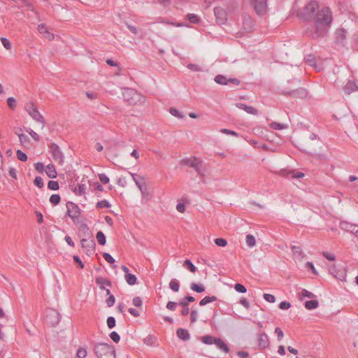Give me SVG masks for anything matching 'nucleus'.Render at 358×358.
<instances>
[{"instance_id": "1", "label": "nucleus", "mask_w": 358, "mask_h": 358, "mask_svg": "<svg viewBox=\"0 0 358 358\" xmlns=\"http://www.w3.org/2000/svg\"><path fill=\"white\" fill-rule=\"evenodd\" d=\"M313 24L307 29V34L313 38L324 37L328 32L331 22L332 15L328 7H323L317 10L312 20Z\"/></svg>"}, {"instance_id": "2", "label": "nucleus", "mask_w": 358, "mask_h": 358, "mask_svg": "<svg viewBox=\"0 0 358 358\" xmlns=\"http://www.w3.org/2000/svg\"><path fill=\"white\" fill-rule=\"evenodd\" d=\"M93 351L97 358H116L115 348L107 343H95Z\"/></svg>"}, {"instance_id": "3", "label": "nucleus", "mask_w": 358, "mask_h": 358, "mask_svg": "<svg viewBox=\"0 0 358 358\" xmlns=\"http://www.w3.org/2000/svg\"><path fill=\"white\" fill-rule=\"evenodd\" d=\"M124 100L129 105H141L145 101V98L141 93L131 88H125L122 92Z\"/></svg>"}, {"instance_id": "4", "label": "nucleus", "mask_w": 358, "mask_h": 358, "mask_svg": "<svg viewBox=\"0 0 358 358\" xmlns=\"http://www.w3.org/2000/svg\"><path fill=\"white\" fill-rule=\"evenodd\" d=\"M80 229L85 233L86 236L88 237V238H83L81 240V245L82 248L85 249V253L87 255H90L94 252L96 245L93 236L85 224H82Z\"/></svg>"}, {"instance_id": "5", "label": "nucleus", "mask_w": 358, "mask_h": 358, "mask_svg": "<svg viewBox=\"0 0 358 358\" xmlns=\"http://www.w3.org/2000/svg\"><path fill=\"white\" fill-rule=\"evenodd\" d=\"M320 10L317 2L310 1L301 10V17L305 21H312L316 15L317 11Z\"/></svg>"}, {"instance_id": "6", "label": "nucleus", "mask_w": 358, "mask_h": 358, "mask_svg": "<svg viewBox=\"0 0 358 358\" xmlns=\"http://www.w3.org/2000/svg\"><path fill=\"white\" fill-rule=\"evenodd\" d=\"M181 164L194 169L199 176L201 177L204 176V173L202 170L203 162L199 158L196 157L185 158L181 161Z\"/></svg>"}, {"instance_id": "7", "label": "nucleus", "mask_w": 358, "mask_h": 358, "mask_svg": "<svg viewBox=\"0 0 358 358\" xmlns=\"http://www.w3.org/2000/svg\"><path fill=\"white\" fill-rule=\"evenodd\" d=\"M25 110L34 120L42 123V128L44 127V118L33 103H27L25 106Z\"/></svg>"}, {"instance_id": "8", "label": "nucleus", "mask_w": 358, "mask_h": 358, "mask_svg": "<svg viewBox=\"0 0 358 358\" xmlns=\"http://www.w3.org/2000/svg\"><path fill=\"white\" fill-rule=\"evenodd\" d=\"M250 2L257 15H262L266 13L267 10L266 0H250Z\"/></svg>"}, {"instance_id": "9", "label": "nucleus", "mask_w": 358, "mask_h": 358, "mask_svg": "<svg viewBox=\"0 0 358 358\" xmlns=\"http://www.w3.org/2000/svg\"><path fill=\"white\" fill-rule=\"evenodd\" d=\"M67 215L70 217L73 222L77 220L80 215V210L79 207L72 202H67L66 203Z\"/></svg>"}, {"instance_id": "10", "label": "nucleus", "mask_w": 358, "mask_h": 358, "mask_svg": "<svg viewBox=\"0 0 358 358\" xmlns=\"http://www.w3.org/2000/svg\"><path fill=\"white\" fill-rule=\"evenodd\" d=\"M131 176L132 177L133 180L134 181L136 186L138 187L139 190L141 191V195L143 198L148 197L149 193L147 190L146 186L143 187V185L141 183L140 180L143 181L144 178L143 177H141L138 176L136 173H129Z\"/></svg>"}, {"instance_id": "11", "label": "nucleus", "mask_w": 358, "mask_h": 358, "mask_svg": "<svg viewBox=\"0 0 358 358\" xmlns=\"http://www.w3.org/2000/svg\"><path fill=\"white\" fill-rule=\"evenodd\" d=\"M50 150L52 154V157L55 161L58 162L59 163L63 162V153L59 147L56 143H52L50 145Z\"/></svg>"}, {"instance_id": "12", "label": "nucleus", "mask_w": 358, "mask_h": 358, "mask_svg": "<svg viewBox=\"0 0 358 358\" xmlns=\"http://www.w3.org/2000/svg\"><path fill=\"white\" fill-rule=\"evenodd\" d=\"M277 173L285 178H301L304 176V173L300 171L295 172L293 170H288V169H280Z\"/></svg>"}, {"instance_id": "13", "label": "nucleus", "mask_w": 358, "mask_h": 358, "mask_svg": "<svg viewBox=\"0 0 358 358\" xmlns=\"http://www.w3.org/2000/svg\"><path fill=\"white\" fill-rule=\"evenodd\" d=\"M283 94L289 96L292 98L303 99L307 96L308 92L306 89H304L303 87H299L296 90H292V91L283 92Z\"/></svg>"}, {"instance_id": "14", "label": "nucleus", "mask_w": 358, "mask_h": 358, "mask_svg": "<svg viewBox=\"0 0 358 358\" xmlns=\"http://www.w3.org/2000/svg\"><path fill=\"white\" fill-rule=\"evenodd\" d=\"M214 14L216 18V22L219 24H224L227 20V13L226 11L220 8V7H216L214 8Z\"/></svg>"}, {"instance_id": "15", "label": "nucleus", "mask_w": 358, "mask_h": 358, "mask_svg": "<svg viewBox=\"0 0 358 358\" xmlns=\"http://www.w3.org/2000/svg\"><path fill=\"white\" fill-rule=\"evenodd\" d=\"M194 301H195L194 297H193L192 296H186L180 300V301L179 302V305L183 308L181 311L182 315L185 316V315H188L189 311L188 303L189 302H194Z\"/></svg>"}, {"instance_id": "16", "label": "nucleus", "mask_w": 358, "mask_h": 358, "mask_svg": "<svg viewBox=\"0 0 358 358\" xmlns=\"http://www.w3.org/2000/svg\"><path fill=\"white\" fill-rule=\"evenodd\" d=\"M243 28L246 32H251L255 29V22L250 16L245 15L243 16Z\"/></svg>"}, {"instance_id": "17", "label": "nucleus", "mask_w": 358, "mask_h": 358, "mask_svg": "<svg viewBox=\"0 0 358 358\" xmlns=\"http://www.w3.org/2000/svg\"><path fill=\"white\" fill-rule=\"evenodd\" d=\"M37 30L40 34H43V36L49 41H52L55 38V35L48 31L45 24H38Z\"/></svg>"}, {"instance_id": "18", "label": "nucleus", "mask_w": 358, "mask_h": 358, "mask_svg": "<svg viewBox=\"0 0 358 358\" xmlns=\"http://www.w3.org/2000/svg\"><path fill=\"white\" fill-rule=\"evenodd\" d=\"M257 342L259 349H265L268 348L270 343L268 337L265 333L259 334Z\"/></svg>"}, {"instance_id": "19", "label": "nucleus", "mask_w": 358, "mask_h": 358, "mask_svg": "<svg viewBox=\"0 0 358 358\" xmlns=\"http://www.w3.org/2000/svg\"><path fill=\"white\" fill-rule=\"evenodd\" d=\"M71 191L77 196H81L85 194V185L84 184H73L70 185Z\"/></svg>"}, {"instance_id": "20", "label": "nucleus", "mask_w": 358, "mask_h": 358, "mask_svg": "<svg viewBox=\"0 0 358 358\" xmlns=\"http://www.w3.org/2000/svg\"><path fill=\"white\" fill-rule=\"evenodd\" d=\"M236 106L241 110H244L246 113L252 115H258V110L252 106H247L243 103H236Z\"/></svg>"}, {"instance_id": "21", "label": "nucleus", "mask_w": 358, "mask_h": 358, "mask_svg": "<svg viewBox=\"0 0 358 358\" xmlns=\"http://www.w3.org/2000/svg\"><path fill=\"white\" fill-rule=\"evenodd\" d=\"M176 334L178 337L182 341H188L190 338L189 334L187 329L180 328L177 330Z\"/></svg>"}, {"instance_id": "22", "label": "nucleus", "mask_w": 358, "mask_h": 358, "mask_svg": "<svg viewBox=\"0 0 358 358\" xmlns=\"http://www.w3.org/2000/svg\"><path fill=\"white\" fill-rule=\"evenodd\" d=\"M357 88L356 84L353 81H348L343 87V91L346 94H350L352 92H355Z\"/></svg>"}, {"instance_id": "23", "label": "nucleus", "mask_w": 358, "mask_h": 358, "mask_svg": "<svg viewBox=\"0 0 358 358\" xmlns=\"http://www.w3.org/2000/svg\"><path fill=\"white\" fill-rule=\"evenodd\" d=\"M214 344L224 352L228 353L229 352L228 345L221 338H217Z\"/></svg>"}, {"instance_id": "24", "label": "nucleus", "mask_w": 358, "mask_h": 358, "mask_svg": "<svg viewBox=\"0 0 358 358\" xmlns=\"http://www.w3.org/2000/svg\"><path fill=\"white\" fill-rule=\"evenodd\" d=\"M96 283L99 285V288L101 289H106V287L104 286H102V284H105L108 287H111L112 285V283L110 280L102 277L96 278Z\"/></svg>"}, {"instance_id": "25", "label": "nucleus", "mask_w": 358, "mask_h": 358, "mask_svg": "<svg viewBox=\"0 0 358 358\" xmlns=\"http://www.w3.org/2000/svg\"><path fill=\"white\" fill-rule=\"evenodd\" d=\"M45 173L50 178H55L57 177V171L52 164H48L47 166Z\"/></svg>"}, {"instance_id": "26", "label": "nucleus", "mask_w": 358, "mask_h": 358, "mask_svg": "<svg viewBox=\"0 0 358 358\" xmlns=\"http://www.w3.org/2000/svg\"><path fill=\"white\" fill-rule=\"evenodd\" d=\"M217 338L215 337H213L212 336H209V335H207V336H204L203 337L201 338V341L204 343V344H206V345H212V344H214L215 341H216Z\"/></svg>"}, {"instance_id": "27", "label": "nucleus", "mask_w": 358, "mask_h": 358, "mask_svg": "<svg viewBox=\"0 0 358 358\" xmlns=\"http://www.w3.org/2000/svg\"><path fill=\"white\" fill-rule=\"evenodd\" d=\"M124 278L126 282L129 285H134L137 281L136 275L131 273H127V275H124Z\"/></svg>"}, {"instance_id": "28", "label": "nucleus", "mask_w": 358, "mask_h": 358, "mask_svg": "<svg viewBox=\"0 0 358 358\" xmlns=\"http://www.w3.org/2000/svg\"><path fill=\"white\" fill-rule=\"evenodd\" d=\"M299 299L301 300L303 299V297H308L310 299H315L316 297V296L313 293L305 289H303L301 292L299 294Z\"/></svg>"}, {"instance_id": "29", "label": "nucleus", "mask_w": 358, "mask_h": 358, "mask_svg": "<svg viewBox=\"0 0 358 358\" xmlns=\"http://www.w3.org/2000/svg\"><path fill=\"white\" fill-rule=\"evenodd\" d=\"M318 301L317 300L307 301L305 303V308L308 310H313L318 307Z\"/></svg>"}, {"instance_id": "30", "label": "nucleus", "mask_w": 358, "mask_h": 358, "mask_svg": "<svg viewBox=\"0 0 358 358\" xmlns=\"http://www.w3.org/2000/svg\"><path fill=\"white\" fill-rule=\"evenodd\" d=\"M16 134H17L19 140L22 145L26 146L29 144L30 140L27 136L24 135V134H20L17 132H16Z\"/></svg>"}, {"instance_id": "31", "label": "nucleus", "mask_w": 358, "mask_h": 358, "mask_svg": "<svg viewBox=\"0 0 358 358\" xmlns=\"http://www.w3.org/2000/svg\"><path fill=\"white\" fill-rule=\"evenodd\" d=\"M217 300V297L215 296H205L203 299H202L200 302H199V305L203 306H206V304L209 303H211V302H213V301H215Z\"/></svg>"}, {"instance_id": "32", "label": "nucleus", "mask_w": 358, "mask_h": 358, "mask_svg": "<svg viewBox=\"0 0 358 358\" xmlns=\"http://www.w3.org/2000/svg\"><path fill=\"white\" fill-rule=\"evenodd\" d=\"M169 287L175 292H178L180 289L179 282L176 279H172L169 282Z\"/></svg>"}, {"instance_id": "33", "label": "nucleus", "mask_w": 358, "mask_h": 358, "mask_svg": "<svg viewBox=\"0 0 358 358\" xmlns=\"http://www.w3.org/2000/svg\"><path fill=\"white\" fill-rule=\"evenodd\" d=\"M190 288L192 290L198 293H201L205 291V287L202 284L198 285L196 283H192L190 285Z\"/></svg>"}, {"instance_id": "34", "label": "nucleus", "mask_w": 358, "mask_h": 358, "mask_svg": "<svg viewBox=\"0 0 358 358\" xmlns=\"http://www.w3.org/2000/svg\"><path fill=\"white\" fill-rule=\"evenodd\" d=\"M352 224H353L346 221H341L340 222L339 227L342 230L349 232L350 231V229L352 227Z\"/></svg>"}, {"instance_id": "35", "label": "nucleus", "mask_w": 358, "mask_h": 358, "mask_svg": "<svg viewBox=\"0 0 358 358\" xmlns=\"http://www.w3.org/2000/svg\"><path fill=\"white\" fill-rule=\"evenodd\" d=\"M245 241L248 246L250 248H252L256 245L255 238L252 234H248Z\"/></svg>"}, {"instance_id": "36", "label": "nucleus", "mask_w": 358, "mask_h": 358, "mask_svg": "<svg viewBox=\"0 0 358 358\" xmlns=\"http://www.w3.org/2000/svg\"><path fill=\"white\" fill-rule=\"evenodd\" d=\"M96 238L99 244L101 245H104L106 244V236L102 231H99L97 232Z\"/></svg>"}, {"instance_id": "37", "label": "nucleus", "mask_w": 358, "mask_h": 358, "mask_svg": "<svg viewBox=\"0 0 358 358\" xmlns=\"http://www.w3.org/2000/svg\"><path fill=\"white\" fill-rule=\"evenodd\" d=\"M215 81L220 85H228L227 78L222 75H217L215 77Z\"/></svg>"}, {"instance_id": "38", "label": "nucleus", "mask_w": 358, "mask_h": 358, "mask_svg": "<svg viewBox=\"0 0 358 358\" xmlns=\"http://www.w3.org/2000/svg\"><path fill=\"white\" fill-rule=\"evenodd\" d=\"M271 128L275 130H280V129H285L288 127L287 124H281L278 122H272L270 124Z\"/></svg>"}, {"instance_id": "39", "label": "nucleus", "mask_w": 358, "mask_h": 358, "mask_svg": "<svg viewBox=\"0 0 358 358\" xmlns=\"http://www.w3.org/2000/svg\"><path fill=\"white\" fill-rule=\"evenodd\" d=\"M183 266L187 267L191 272L194 273L196 271V266L192 263V262L189 259H186L184 263Z\"/></svg>"}, {"instance_id": "40", "label": "nucleus", "mask_w": 358, "mask_h": 358, "mask_svg": "<svg viewBox=\"0 0 358 358\" xmlns=\"http://www.w3.org/2000/svg\"><path fill=\"white\" fill-rule=\"evenodd\" d=\"M292 251L293 254L298 257H303V254L301 249L298 246H295V245L292 246Z\"/></svg>"}, {"instance_id": "41", "label": "nucleus", "mask_w": 358, "mask_h": 358, "mask_svg": "<svg viewBox=\"0 0 358 358\" xmlns=\"http://www.w3.org/2000/svg\"><path fill=\"white\" fill-rule=\"evenodd\" d=\"M7 104L10 109L14 110L17 106V101L13 97H8L7 99Z\"/></svg>"}, {"instance_id": "42", "label": "nucleus", "mask_w": 358, "mask_h": 358, "mask_svg": "<svg viewBox=\"0 0 358 358\" xmlns=\"http://www.w3.org/2000/svg\"><path fill=\"white\" fill-rule=\"evenodd\" d=\"M187 17L191 23L197 24L199 22V17L195 14L189 13Z\"/></svg>"}, {"instance_id": "43", "label": "nucleus", "mask_w": 358, "mask_h": 358, "mask_svg": "<svg viewBox=\"0 0 358 358\" xmlns=\"http://www.w3.org/2000/svg\"><path fill=\"white\" fill-rule=\"evenodd\" d=\"M60 196L59 194H52L51 195V196L50 197V202L52 204V205H57L59 201H60Z\"/></svg>"}, {"instance_id": "44", "label": "nucleus", "mask_w": 358, "mask_h": 358, "mask_svg": "<svg viewBox=\"0 0 358 358\" xmlns=\"http://www.w3.org/2000/svg\"><path fill=\"white\" fill-rule=\"evenodd\" d=\"M87 352L84 348H79L77 350L76 355L78 358H85L87 357Z\"/></svg>"}, {"instance_id": "45", "label": "nucleus", "mask_w": 358, "mask_h": 358, "mask_svg": "<svg viewBox=\"0 0 358 358\" xmlns=\"http://www.w3.org/2000/svg\"><path fill=\"white\" fill-rule=\"evenodd\" d=\"M215 243L219 247H225L227 245V241L222 238H217L215 239Z\"/></svg>"}, {"instance_id": "46", "label": "nucleus", "mask_w": 358, "mask_h": 358, "mask_svg": "<svg viewBox=\"0 0 358 358\" xmlns=\"http://www.w3.org/2000/svg\"><path fill=\"white\" fill-rule=\"evenodd\" d=\"M25 131L33 138L36 141H39V136L37 133L33 131L31 128H25Z\"/></svg>"}, {"instance_id": "47", "label": "nucleus", "mask_w": 358, "mask_h": 358, "mask_svg": "<svg viewBox=\"0 0 358 358\" xmlns=\"http://www.w3.org/2000/svg\"><path fill=\"white\" fill-rule=\"evenodd\" d=\"M48 187L52 190H57L59 186L57 181L50 180L48 183Z\"/></svg>"}, {"instance_id": "48", "label": "nucleus", "mask_w": 358, "mask_h": 358, "mask_svg": "<svg viewBox=\"0 0 358 358\" xmlns=\"http://www.w3.org/2000/svg\"><path fill=\"white\" fill-rule=\"evenodd\" d=\"M170 113L178 118H183L184 115L176 108H171L169 110Z\"/></svg>"}, {"instance_id": "49", "label": "nucleus", "mask_w": 358, "mask_h": 358, "mask_svg": "<svg viewBox=\"0 0 358 358\" xmlns=\"http://www.w3.org/2000/svg\"><path fill=\"white\" fill-rule=\"evenodd\" d=\"M155 341V338L152 336H148L144 338L143 342L145 345L152 346L154 345Z\"/></svg>"}, {"instance_id": "50", "label": "nucleus", "mask_w": 358, "mask_h": 358, "mask_svg": "<svg viewBox=\"0 0 358 358\" xmlns=\"http://www.w3.org/2000/svg\"><path fill=\"white\" fill-rule=\"evenodd\" d=\"M1 41L2 45H3V47L6 50H9L11 49L12 45H11L10 41L8 38L2 37V38H1Z\"/></svg>"}, {"instance_id": "51", "label": "nucleus", "mask_w": 358, "mask_h": 358, "mask_svg": "<svg viewBox=\"0 0 358 358\" xmlns=\"http://www.w3.org/2000/svg\"><path fill=\"white\" fill-rule=\"evenodd\" d=\"M17 159L20 160V161H22V162H25L27 160V155L23 152L22 151L18 150L17 151Z\"/></svg>"}, {"instance_id": "52", "label": "nucleus", "mask_w": 358, "mask_h": 358, "mask_svg": "<svg viewBox=\"0 0 358 358\" xmlns=\"http://www.w3.org/2000/svg\"><path fill=\"white\" fill-rule=\"evenodd\" d=\"M336 40L339 41H342L345 37V31L343 29H340L336 31Z\"/></svg>"}, {"instance_id": "53", "label": "nucleus", "mask_w": 358, "mask_h": 358, "mask_svg": "<svg viewBox=\"0 0 358 358\" xmlns=\"http://www.w3.org/2000/svg\"><path fill=\"white\" fill-rule=\"evenodd\" d=\"M234 289L239 293H245L247 289L245 287L241 284L237 283L234 285Z\"/></svg>"}, {"instance_id": "54", "label": "nucleus", "mask_w": 358, "mask_h": 358, "mask_svg": "<svg viewBox=\"0 0 358 358\" xmlns=\"http://www.w3.org/2000/svg\"><path fill=\"white\" fill-rule=\"evenodd\" d=\"M107 326L109 329H112L115 326V319L113 316H110L107 318Z\"/></svg>"}, {"instance_id": "55", "label": "nucleus", "mask_w": 358, "mask_h": 358, "mask_svg": "<svg viewBox=\"0 0 358 358\" xmlns=\"http://www.w3.org/2000/svg\"><path fill=\"white\" fill-rule=\"evenodd\" d=\"M34 183L35 185H36L38 187L41 188L43 187V180L40 176H36V178L34 180Z\"/></svg>"}, {"instance_id": "56", "label": "nucleus", "mask_w": 358, "mask_h": 358, "mask_svg": "<svg viewBox=\"0 0 358 358\" xmlns=\"http://www.w3.org/2000/svg\"><path fill=\"white\" fill-rule=\"evenodd\" d=\"M96 207L97 208H110V204L109 203V202L106 200H102L101 201H99L96 204Z\"/></svg>"}, {"instance_id": "57", "label": "nucleus", "mask_w": 358, "mask_h": 358, "mask_svg": "<svg viewBox=\"0 0 358 358\" xmlns=\"http://www.w3.org/2000/svg\"><path fill=\"white\" fill-rule=\"evenodd\" d=\"M98 176L103 184H107L110 181L109 178L105 173H99Z\"/></svg>"}, {"instance_id": "58", "label": "nucleus", "mask_w": 358, "mask_h": 358, "mask_svg": "<svg viewBox=\"0 0 358 358\" xmlns=\"http://www.w3.org/2000/svg\"><path fill=\"white\" fill-rule=\"evenodd\" d=\"M103 259L110 264H113L115 262V259L108 252H104L103 254Z\"/></svg>"}, {"instance_id": "59", "label": "nucleus", "mask_w": 358, "mask_h": 358, "mask_svg": "<svg viewBox=\"0 0 358 358\" xmlns=\"http://www.w3.org/2000/svg\"><path fill=\"white\" fill-rule=\"evenodd\" d=\"M198 312L196 310H192L190 313V320L192 323H194L197 321Z\"/></svg>"}, {"instance_id": "60", "label": "nucleus", "mask_w": 358, "mask_h": 358, "mask_svg": "<svg viewBox=\"0 0 358 358\" xmlns=\"http://www.w3.org/2000/svg\"><path fill=\"white\" fill-rule=\"evenodd\" d=\"M110 338L115 343H118L120 340V336L116 331H112L110 334Z\"/></svg>"}, {"instance_id": "61", "label": "nucleus", "mask_w": 358, "mask_h": 358, "mask_svg": "<svg viewBox=\"0 0 358 358\" xmlns=\"http://www.w3.org/2000/svg\"><path fill=\"white\" fill-rule=\"evenodd\" d=\"M263 296L264 299L269 303H274L275 301V297L272 294H264Z\"/></svg>"}, {"instance_id": "62", "label": "nucleus", "mask_w": 358, "mask_h": 358, "mask_svg": "<svg viewBox=\"0 0 358 358\" xmlns=\"http://www.w3.org/2000/svg\"><path fill=\"white\" fill-rule=\"evenodd\" d=\"M115 301V296L113 295H110L108 298L106 299V303L108 307H112Z\"/></svg>"}, {"instance_id": "63", "label": "nucleus", "mask_w": 358, "mask_h": 358, "mask_svg": "<svg viewBox=\"0 0 358 358\" xmlns=\"http://www.w3.org/2000/svg\"><path fill=\"white\" fill-rule=\"evenodd\" d=\"M133 305L136 307H141L142 306L143 301L139 296H136L132 300Z\"/></svg>"}, {"instance_id": "64", "label": "nucleus", "mask_w": 358, "mask_h": 358, "mask_svg": "<svg viewBox=\"0 0 358 358\" xmlns=\"http://www.w3.org/2000/svg\"><path fill=\"white\" fill-rule=\"evenodd\" d=\"M290 307H291L290 303L285 301L280 302L279 304V308L282 310H287Z\"/></svg>"}]
</instances>
